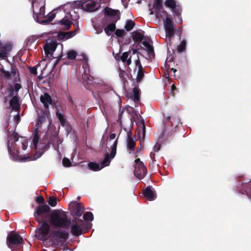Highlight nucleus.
<instances>
[{
	"label": "nucleus",
	"instance_id": "f257e3e1",
	"mask_svg": "<svg viewBox=\"0 0 251 251\" xmlns=\"http://www.w3.org/2000/svg\"><path fill=\"white\" fill-rule=\"evenodd\" d=\"M1 76L6 79H11L12 77H14L13 79V84H9L5 90V93L8 94L7 97L13 98L15 96H18V92L22 88L21 84V79L19 72L16 66L12 64L11 65L10 72L2 69L0 70Z\"/></svg>",
	"mask_w": 251,
	"mask_h": 251
},
{
	"label": "nucleus",
	"instance_id": "f03ea898",
	"mask_svg": "<svg viewBox=\"0 0 251 251\" xmlns=\"http://www.w3.org/2000/svg\"><path fill=\"white\" fill-rule=\"evenodd\" d=\"M50 223L54 227H61L68 229L71 225V221L67 215L62 210L55 209L51 211L50 215Z\"/></svg>",
	"mask_w": 251,
	"mask_h": 251
},
{
	"label": "nucleus",
	"instance_id": "7ed1b4c3",
	"mask_svg": "<svg viewBox=\"0 0 251 251\" xmlns=\"http://www.w3.org/2000/svg\"><path fill=\"white\" fill-rule=\"evenodd\" d=\"M68 237L69 233L64 230H54L50 235V240L55 246H62Z\"/></svg>",
	"mask_w": 251,
	"mask_h": 251
},
{
	"label": "nucleus",
	"instance_id": "20e7f679",
	"mask_svg": "<svg viewBox=\"0 0 251 251\" xmlns=\"http://www.w3.org/2000/svg\"><path fill=\"white\" fill-rule=\"evenodd\" d=\"M86 224L84 221L76 217H74L71 227V233L75 236H78L86 232Z\"/></svg>",
	"mask_w": 251,
	"mask_h": 251
},
{
	"label": "nucleus",
	"instance_id": "39448f33",
	"mask_svg": "<svg viewBox=\"0 0 251 251\" xmlns=\"http://www.w3.org/2000/svg\"><path fill=\"white\" fill-rule=\"evenodd\" d=\"M7 243L10 248L14 247L16 250H20L21 245L24 243V240L22 236L19 234H10L7 237Z\"/></svg>",
	"mask_w": 251,
	"mask_h": 251
},
{
	"label": "nucleus",
	"instance_id": "423d86ee",
	"mask_svg": "<svg viewBox=\"0 0 251 251\" xmlns=\"http://www.w3.org/2000/svg\"><path fill=\"white\" fill-rule=\"evenodd\" d=\"M51 209L47 204L39 205L37 206L34 213V216L36 221L41 224L44 220H47V216H43L42 215L45 213L50 212Z\"/></svg>",
	"mask_w": 251,
	"mask_h": 251
},
{
	"label": "nucleus",
	"instance_id": "0eeeda50",
	"mask_svg": "<svg viewBox=\"0 0 251 251\" xmlns=\"http://www.w3.org/2000/svg\"><path fill=\"white\" fill-rule=\"evenodd\" d=\"M42 223V226L38 229V231H35V233L38 239L44 240L50 233V226L47 220H44Z\"/></svg>",
	"mask_w": 251,
	"mask_h": 251
},
{
	"label": "nucleus",
	"instance_id": "6e6552de",
	"mask_svg": "<svg viewBox=\"0 0 251 251\" xmlns=\"http://www.w3.org/2000/svg\"><path fill=\"white\" fill-rule=\"evenodd\" d=\"M164 26L167 36V40H169L168 44L171 46V38L174 35V26L172 20L169 17H167L164 20Z\"/></svg>",
	"mask_w": 251,
	"mask_h": 251
},
{
	"label": "nucleus",
	"instance_id": "1a4fd4ad",
	"mask_svg": "<svg viewBox=\"0 0 251 251\" xmlns=\"http://www.w3.org/2000/svg\"><path fill=\"white\" fill-rule=\"evenodd\" d=\"M237 188L241 194L246 195L249 198L251 197V180H242V183L239 184Z\"/></svg>",
	"mask_w": 251,
	"mask_h": 251
},
{
	"label": "nucleus",
	"instance_id": "9d476101",
	"mask_svg": "<svg viewBox=\"0 0 251 251\" xmlns=\"http://www.w3.org/2000/svg\"><path fill=\"white\" fill-rule=\"evenodd\" d=\"M97 2L92 0H88L86 1L79 2L78 6L82 7L83 9L88 12H94L98 10L100 6L97 7Z\"/></svg>",
	"mask_w": 251,
	"mask_h": 251
},
{
	"label": "nucleus",
	"instance_id": "9b49d317",
	"mask_svg": "<svg viewBox=\"0 0 251 251\" xmlns=\"http://www.w3.org/2000/svg\"><path fill=\"white\" fill-rule=\"evenodd\" d=\"M147 173V168L144 164H140L135 166L134 174L137 178L141 179L145 176Z\"/></svg>",
	"mask_w": 251,
	"mask_h": 251
},
{
	"label": "nucleus",
	"instance_id": "f8f14e48",
	"mask_svg": "<svg viewBox=\"0 0 251 251\" xmlns=\"http://www.w3.org/2000/svg\"><path fill=\"white\" fill-rule=\"evenodd\" d=\"M143 194L144 197L148 201H152L154 200L156 198L155 191L149 186L146 187L143 190Z\"/></svg>",
	"mask_w": 251,
	"mask_h": 251
},
{
	"label": "nucleus",
	"instance_id": "ddd939ff",
	"mask_svg": "<svg viewBox=\"0 0 251 251\" xmlns=\"http://www.w3.org/2000/svg\"><path fill=\"white\" fill-rule=\"evenodd\" d=\"M135 145V142L132 137V132L131 131L127 132L126 147L127 150L129 151V153H131L134 151Z\"/></svg>",
	"mask_w": 251,
	"mask_h": 251
},
{
	"label": "nucleus",
	"instance_id": "4468645a",
	"mask_svg": "<svg viewBox=\"0 0 251 251\" xmlns=\"http://www.w3.org/2000/svg\"><path fill=\"white\" fill-rule=\"evenodd\" d=\"M73 204L75 205V207L74 208L73 211L72 212V215L74 216L80 217L84 212V207L81 206V204L79 202L76 201H73L72 203L70 204V205Z\"/></svg>",
	"mask_w": 251,
	"mask_h": 251
},
{
	"label": "nucleus",
	"instance_id": "2eb2a0df",
	"mask_svg": "<svg viewBox=\"0 0 251 251\" xmlns=\"http://www.w3.org/2000/svg\"><path fill=\"white\" fill-rule=\"evenodd\" d=\"M40 99L46 109H48L49 105H52L53 103L52 99L48 93H45L44 95H41Z\"/></svg>",
	"mask_w": 251,
	"mask_h": 251
},
{
	"label": "nucleus",
	"instance_id": "dca6fc26",
	"mask_svg": "<svg viewBox=\"0 0 251 251\" xmlns=\"http://www.w3.org/2000/svg\"><path fill=\"white\" fill-rule=\"evenodd\" d=\"M57 44L55 43H47L45 45L44 49L46 56L52 57V53L51 51H54L56 50Z\"/></svg>",
	"mask_w": 251,
	"mask_h": 251
},
{
	"label": "nucleus",
	"instance_id": "f3484780",
	"mask_svg": "<svg viewBox=\"0 0 251 251\" xmlns=\"http://www.w3.org/2000/svg\"><path fill=\"white\" fill-rule=\"evenodd\" d=\"M129 54V52H124L121 56H118V54H117L115 56V58L118 61L122 60L123 62H126L127 65H129L131 64V57L130 56L128 58Z\"/></svg>",
	"mask_w": 251,
	"mask_h": 251
},
{
	"label": "nucleus",
	"instance_id": "a211bd4d",
	"mask_svg": "<svg viewBox=\"0 0 251 251\" xmlns=\"http://www.w3.org/2000/svg\"><path fill=\"white\" fill-rule=\"evenodd\" d=\"M49 116L47 112L44 111L38 115V120L35 127L41 128L42 124L46 122L48 119Z\"/></svg>",
	"mask_w": 251,
	"mask_h": 251
},
{
	"label": "nucleus",
	"instance_id": "6ab92c4d",
	"mask_svg": "<svg viewBox=\"0 0 251 251\" xmlns=\"http://www.w3.org/2000/svg\"><path fill=\"white\" fill-rule=\"evenodd\" d=\"M9 105L12 111L16 110L19 111L20 109V104L19 103V99L18 96H15L9 101Z\"/></svg>",
	"mask_w": 251,
	"mask_h": 251
},
{
	"label": "nucleus",
	"instance_id": "aec40b11",
	"mask_svg": "<svg viewBox=\"0 0 251 251\" xmlns=\"http://www.w3.org/2000/svg\"><path fill=\"white\" fill-rule=\"evenodd\" d=\"M163 9V0H155L153 4V9L154 11H151V14H153L155 13L156 15H158L161 10Z\"/></svg>",
	"mask_w": 251,
	"mask_h": 251
},
{
	"label": "nucleus",
	"instance_id": "412c9836",
	"mask_svg": "<svg viewBox=\"0 0 251 251\" xmlns=\"http://www.w3.org/2000/svg\"><path fill=\"white\" fill-rule=\"evenodd\" d=\"M142 44L145 47L144 49L147 51L149 56L152 58H154L155 53L153 46L146 41H143Z\"/></svg>",
	"mask_w": 251,
	"mask_h": 251
},
{
	"label": "nucleus",
	"instance_id": "4be33fe9",
	"mask_svg": "<svg viewBox=\"0 0 251 251\" xmlns=\"http://www.w3.org/2000/svg\"><path fill=\"white\" fill-rule=\"evenodd\" d=\"M142 33L138 31H135L132 32V39L135 42H141L145 38L144 31H142Z\"/></svg>",
	"mask_w": 251,
	"mask_h": 251
},
{
	"label": "nucleus",
	"instance_id": "5701e85b",
	"mask_svg": "<svg viewBox=\"0 0 251 251\" xmlns=\"http://www.w3.org/2000/svg\"><path fill=\"white\" fill-rule=\"evenodd\" d=\"M57 23L63 25V29L64 30L69 29L72 24L71 21L65 19V18H63L61 20L58 21Z\"/></svg>",
	"mask_w": 251,
	"mask_h": 251
},
{
	"label": "nucleus",
	"instance_id": "b1692460",
	"mask_svg": "<svg viewBox=\"0 0 251 251\" xmlns=\"http://www.w3.org/2000/svg\"><path fill=\"white\" fill-rule=\"evenodd\" d=\"M114 157H112L111 153H106L105 155L104 159L100 163L101 168H103L105 167L108 166L111 162V159H113Z\"/></svg>",
	"mask_w": 251,
	"mask_h": 251
},
{
	"label": "nucleus",
	"instance_id": "393cba45",
	"mask_svg": "<svg viewBox=\"0 0 251 251\" xmlns=\"http://www.w3.org/2000/svg\"><path fill=\"white\" fill-rule=\"evenodd\" d=\"M116 24L112 23L106 26L104 28V30L107 35L110 36L111 33L116 30Z\"/></svg>",
	"mask_w": 251,
	"mask_h": 251
},
{
	"label": "nucleus",
	"instance_id": "a878e982",
	"mask_svg": "<svg viewBox=\"0 0 251 251\" xmlns=\"http://www.w3.org/2000/svg\"><path fill=\"white\" fill-rule=\"evenodd\" d=\"M39 128L38 127H35L34 136L33 138V144L35 149H37L38 143L39 142V140L40 138V136L39 135Z\"/></svg>",
	"mask_w": 251,
	"mask_h": 251
},
{
	"label": "nucleus",
	"instance_id": "bb28decb",
	"mask_svg": "<svg viewBox=\"0 0 251 251\" xmlns=\"http://www.w3.org/2000/svg\"><path fill=\"white\" fill-rule=\"evenodd\" d=\"M82 78L85 84H92L94 82V77L88 74L84 73L82 75Z\"/></svg>",
	"mask_w": 251,
	"mask_h": 251
},
{
	"label": "nucleus",
	"instance_id": "cd10ccee",
	"mask_svg": "<svg viewBox=\"0 0 251 251\" xmlns=\"http://www.w3.org/2000/svg\"><path fill=\"white\" fill-rule=\"evenodd\" d=\"M88 167L90 170L94 171H98L102 169V168H101L100 164H99L96 162H93L88 163Z\"/></svg>",
	"mask_w": 251,
	"mask_h": 251
},
{
	"label": "nucleus",
	"instance_id": "c85d7f7f",
	"mask_svg": "<svg viewBox=\"0 0 251 251\" xmlns=\"http://www.w3.org/2000/svg\"><path fill=\"white\" fill-rule=\"evenodd\" d=\"M133 100L135 103H138L140 99L139 90L137 87H134L133 89Z\"/></svg>",
	"mask_w": 251,
	"mask_h": 251
},
{
	"label": "nucleus",
	"instance_id": "c756f323",
	"mask_svg": "<svg viewBox=\"0 0 251 251\" xmlns=\"http://www.w3.org/2000/svg\"><path fill=\"white\" fill-rule=\"evenodd\" d=\"M135 25V22L131 20H128L126 22L125 28L127 31L131 30Z\"/></svg>",
	"mask_w": 251,
	"mask_h": 251
},
{
	"label": "nucleus",
	"instance_id": "7c9ffc66",
	"mask_svg": "<svg viewBox=\"0 0 251 251\" xmlns=\"http://www.w3.org/2000/svg\"><path fill=\"white\" fill-rule=\"evenodd\" d=\"M165 5L174 10L176 7V2L175 0H166L165 1Z\"/></svg>",
	"mask_w": 251,
	"mask_h": 251
},
{
	"label": "nucleus",
	"instance_id": "2f4dec72",
	"mask_svg": "<svg viewBox=\"0 0 251 251\" xmlns=\"http://www.w3.org/2000/svg\"><path fill=\"white\" fill-rule=\"evenodd\" d=\"M0 45L1 49L7 52H10L12 49V44L11 43H6Z\"/></svg>",
	"mask_w": 251,
	"mask_h": 251
},
{
	"label": "nucleus",
	"instance_id": "473e14b6",
	"mask_svg": "<svg viewBox=\"0 0 251 251\" xmlns=\"http://www.w3.org/2000/svg\"><path fill=\"white\" fill-rule=\"evenodd\" d=\"M83 218L86 221L91 222L94 219L93 214L91 212H86L83 215Z\"/></svg>",
	"mask_w": 251,
	"mask_h": 251
},
{
	"label": "nucleus",
	"instance_id": "72a5a7b5",
	"mask_svg": "<svg viewBox=\"0 0 251 251\" xmlns=\"http://www.w3.org/2000/svg\"><path fill=\"white\" fill-rule=\"evenodd\" d=\"M117 144H118V139H117L113 143V145L111 146V151L110 152L111 155H112V157H115L116 154L117 152Z\"/></svg>",
	"mask_w": 251,
	"mask_h": 251
},
{
	"label": "nucleus",
	"instance_id": "f704fd0d",
	"mask_svg": "<svg viewBox=\"0 0 251 251\" xmlns=\"http://www.w3.org/2000/svg\"><path fill=\"white\" fill-rule=\"evenodd\" d=\"M186 45V42L185 40H182L180 44L177 46V50L179 52H181L185 50Z\"/></svg>",
	"mask_w": 251,
	"mask_h": 251
},
{
	"label": "nucleus",
	"instance_id": "c9c22d12",
	"mask_svg": "<svg viewBox=\"0 0 251 251\" xmlns=\"http://www.w3.org/2000/svg\"><path fill=\"white\" fill-rule=\"evenodd\" d=\"M45 1L46 0H32V7L33 8L34 4L36 2L41 4V5L40 6V12L41 13L45 4Z\"/></svg>",
	"mask_w": 251,
	"mask_h": 251
},
{
	"label": "nucleus",
	"instance_id": "e433bc0d",
	"mask_svg": "<svg viewBox=\"0 0 251 251\" xmlns=\"http://www.w3.org/2000/svg\"><path fill=\"white\" fill-rule=\"evenodd\" d=\"M115 31V35L119 38H122L126 34L124 29H117Z\"/></svg>",
	"mask_w": 251,
	"mask_h": 251
},
{
	"label": "nucleus",
	"instance_id": "4c0bfd02",
	"mask_svg": "<svg viewBox=\"0 0 251 251\" xmlns=\"http://www.w3.org/2000/svg\"><path fill=\"white\" fill-rule=\"evenodd\" d=\"M77 53L74 50H70L67 53V58L69 60H74L76 58Z\"/></svg>",
	"mask_w": 251,
	"mask_h": 251
},
{
	"label": "nucleus",
	"instance_id": "58836bf2",
	"mask_svg": "<svg viewBox=\"0 0 251 251\" xmlns=\"http://www.w3.org/2000/svg\"><path fill=\"white\" fill-rule=\"evenodd\" d=\"M48 202L51 206L54 207L57 204V200L54 197H49Z\"/></svg>",
	"mask_w": 251,
	"mask_h": 251
},
{
	"label": "nucleus",
	"instance_id": "ea45409f",
	"mask_svg": "<svg viewBox=\"0 0 251 251\" xmlns=\"http://www.w3.org/2000/svg\"><path fill=\"white\" fill-rule=\"evenodd\" d=\"M144 77V71H138L137 77H136V81L138 82H140L143 77Z\"/></svg>",
	"mask_w": 251,
	"mask_h": 251
},
{
	"label": "nucleus",
	"instance_id": "a19ab883",
	"mask_svg": "<svg viewBox=\"0 0 251 251\" xmlns=\"http://www.w3.org/2000/svg\"><path fill=\"white\" fill-rule=\"evenodd\" d=\"M8 137L9 140H13V141L14 142H16L18 141V140H19L18 134L16 132H14L13 133L9 134Z\"/></svg>",
	"mask_w": 251,
	"mask_h": 251
},
{
	"label": "nucleus",
	"instance_id": "79ce46f5",
	"mask_svg": "<svg viewBox=\"0 0 251 251\" xmlns=\"http://www.w3.org/2000/svg\"><path fill=\"white\" fill-rule=\"evenodd\" d=\"M63 165L66 167H70L72 165V163L70 159L67 157H64L62 161Z\"/></svg>",
	"mask_w": 251,
	"mask_h": 251
},
{
	"label": "nucleus",
	"instance_id": "37998d69",
	"mask_svg": "<svg viewBox=\"0 0 251 251\" xmlns=\"http://www.w3.org/2000/svg\"><path fill=\"white\" fill-rule=\"evenodd\" d=\"M35 201L37 203L39 204V205L45 204V199L42 196L36 197Z\"/></svg>",
	"mask_w": 251,
	"mask_h": 251
},
{
	"label": "nucleus",
	"instance_id": "c03bdc74",
	"mask_svg": "<svg viewBox=\"0 0 251 251\" xmlns=\"http://www.w3.org/2000/svg\"><path fill=\"white\" fill-rule=\"evenodd\" d=\"M105 13L108 15L114 16L115 15V10L107 7L105 8Z\"/></svg>",
	"mask_w": 251,
	"mask_h": 251
},
{
	"label": "nucleus",
	"instance_id": "a18cd8bd",
	"mask_svg": "<svg viewBox=\"0 0 251 251\" xmlns=\"http://www.w3.org/2000/svg\"><path fill=\"white\" fill-rule=\"evenodd\" d=\"M44 153V150H40L37 151L33 155L34 160H36L40 157Z\"/></svg>",
	"mask_w": 251,
	"mask_h": 251
},
{
	"label": "nucleus",
	"instance_id": "49530a36",
	"mask_svg": "<svg viewBox=\"0 0 251 251\" xmlns=\"http://www.w3.org/2000/svg\"><path fill=\"white\" fill-rule=\"evenodd\" d=\"M76 31L74 30V31H71L69 32H65V37L66 39H70L72 37H73L76 33Z\"/></svg>",
	"mask_w": 251,
	"mask_h": 251
},
{
	"label": "nucleus",
	"instance_id": "de8ad7c7",
	"mask_svg": "<svg viewBox=\"0 0 251 251\" xmlns=\"http://www.w3.org/2000/svg\"><path fill=\"white\" fill-rule=\"evenodd\" d=\"M29 70L31 74L35 75H37V68L36 67V66L29 67Z\"/></svg>",
	"mask_w": 251,
	"mask_h": 251
},
{
	"label": "nucleus",
	"instance_id": "09e8293b",
	"mask_svg": "<svg viewBox=\"0 0 251 251\" xmlns=\"http://www.w3.org/2000/svg\"><path fill=\"white\" fill-rule=\"evenodd\" d=\"M65 34L66 33L64 32H61V31L58 34V38L59 40H63V39H66Z\"/></svg>",
	"mask_w": 251,
	"mask_h": 251
},
{
	"label": "nucleus",
	"instance_id": "8fccbe9b",
	"mask_svg": "<svg viewBox=\"0 0 251 251\" xmlns=\"http://www.w3.org/2000/svg\"><path fill=\"white\" fill-rule=\"evenodd\" d=\"M7 56V52L4 50H1L0 51V58H5Z\"/></svg>",
	"mask_w": 251,
	"mask_h": 251
},
{
	"label": "nucleus",
	"instance_id": "3c124183",
	"mask_svg": "<svg viewBox=\"0 0 251 251\" xmlns=\"http://www.w3.org/2000/svg\"><path fill=\"white\" fill-rule=\"evenodd\" d=\"M55 17V14L54 13L51 14L49 16V17L47 19V22H51L54 19Z\"/></svg>",
	"mask_w": 251,
	"mask_h": 251
},
{
	"label": "nucleus",
	"instance_id": "603ef678",
	"mask_svg": "<svg viewBox=\"0 0 251 251\" xmlns=\"http://www.w3.org/2000/svg\"><path fill=\"white\" fill-rule=\"evenodd\" d=\"M173 10L176 16H177L178 17H179L180 16L181 12L178 9L175 8Z\"/></svg>",
	"mask_w": 251,
	"mask_h": 251
},
{
	"label": "nucleus",
	"instance_id": "864d4df0",
	"mask_svg": "<svg viewBox=\"0 0 251 251\" xmlns=\"http://www.w3.org/2000/svg\"><path fill=\"white\" fill-rule=\"evenodd\" d=\"M56 116H57V118L59 120H60V119H62L63 118H64V115H63L61 113H59L58 110H57L56 111Z\"/></svg>",
	"mask_w": 251,
	"mask_h": 251
},
{
	"label": "nucleus",
	"instance_id": "5fc2aeb1",
	"mask_svg": "<svg viewBox=\"0 0 251 251\" xmlns=\"http://www.w3.org/2000/svg\"><path fill=\"white\" fill-rule=\"evenodd\" d=\"M141 126L142 129L143 134V135H144L146 131V126L144 121H142V123H141Z\"/></svg>",
	"mask_w": 251,
	"mask_h": 251
},
{
	"label": "nucleus",
	"instance_id": "6e6d98bb",
	"mask_svg": "<svg viewBox=\"0 0 251 251\" xmlns=\"http://www.w3.org/2000/svg\"><path fill=\"white\" fill-rule=\"evenodd\" d=\"M135 166H138V165L144 164L143 162L140 160V158H137L135 160Z\"/></svg>",
	"mask_w": 251,
	"mask_h": 251
},
{
	"label": "nucleus",
	"instance_id": "4d7b16f0",
	"mask_svg": "<svg viewBox=\"0 0 251 251\" xmlns=\"http://www.w3.org/2000/svg\"><path fill=\"white\" fill-rule=\"evenodd\" d=\"M59 121H60V124H61L62 126H65V124H66V119L65 118H63V119H60L59 120Z\"/></svg>",
	"mask_w": 251,
	"mask_h": 251
},
{
	"label": "nucleus",
	"instance_id": "13d9d810",
	"mask_svg": "<svg viewBox=\"0 0 251 251\" xmlns=\"http://www.w3.org/2000/svg\"><path fill=\"white\" fill-rule=\"evenodd\" d=\"M160 144L156 145L154 147V151L156 152L160 150Z\"/></svg>",
	"mask_w": 251,
	"mask_h": 251
},
{
	"label": "nucleus",
	"instance_id": "bf43d9fd",
	"mask_svg": "<svg viewBox=\"0 0 251 251\" xmlns=\"http://www.w3.org/2000/svg\"><path fill=\"white\" fill-rule=\"evenodd\" d=\"M50 143H48L45 145L41 150H44V152L46 150L50 148Z\"/></svg>",
	"mask_w": 251,
	"mask_h": 251
},
{
	"label": "nucleus",
	"instance_id": "052dcab7",
	"mask_svg": "<svg viewBox=\"0 0 251 251\" xmlns=\"http://www.w3.org/2000/svg\"><path fill=\"white\" fill-rule=\"evenodd\" d=\"M33 15H34L33 16H34V19H35L36 21L39 22V23H40V22H39V20H38V14H36V13L35 12V11H34V9H33Z\"/></svg>",
	"mask_w": 251,
	"mask_h": 251
},
{
	"label": "nucleus",
	"instance_id": "680f3d73",
	"mask_svg": "<svg viewBox=\"0 0 251 251\" xmlns=\"http://www.w3.org/2000/svg\"><path fill=\"white\" fill-rule=\"evenodd\" d=\"M22 149L23 150H25L27 148V142H24L22 143Z\"/></svg>",
	"mask_w": 251,
	"mask_h": 251
},
{
	"label": "nucleus",
	"instance_id": "e2e57ef3",
	"mask_svg": "<svg viewBox=\"0 0 251 251\" xmlns=\"http://www.w3.org/2000/svg\"><path fill=\"white\" fill-rule=\"evenodd\" d=\"M115 137H116V134H115V133H111L109 135V138L110 140L114 139L115 138Z\"/></svg>",
	"mask_w": 251,
	"mask_h": 251
},
{
	"label": "nucleus",
	"instance_id": "0e129e2a",
	"mask_svg": "<svg viewBox=\"0 0 251 251\" xmlns=\"http://www.w3.org/2000/svg\"><path fill=\"white\" fill-rule=\"evenodd\" d=\"M135 65L136 66H138L140 64H141V62H140V60H139V58H138L137 60H135Z\"/></svg>",
	"mask_w": 251,
	"mask_h": 251
},
{
	"label": "nucleus",
	"instance_id": "69168bd1",
	"mask_svg": "<svg viewBox=\"0 0 251 251\" xmlns=\"http://www.w3.org/2000/svg\"><path fill=\"white\" fill-rule=\"evenodd\" d=\"M124 112V110L123 109L122 110H120L119 111V119H121L122 118V115L123 114Z\"/></svg>",
	"mask_w": 251,
	"mask_h": 251
},
{
	"label": "nucleus",
	"instance_id": "338daca9",
	"mask_svg": "<svg viewBox=\"0 0 251 251\" xmlns=\"http://www.w3.org/2000/svg\"><path fill=\"white\" fill-rule=\"evenodd\" d=\"M137 67H138V71H143L144 70L141 64H140Z\"/></svg>",
	"mask_w": 251,
	"mask_h": 251
},
{
	"label": "nucleus",
	"instance_id": "774afa93",
	"mask_svg": "<svg viewBox=\"0 0 251 251\" xmlns=\"http://www.w3.org/2000/svg\"><path fill=\"white\" fill-rule=\"evenodd\" d=\"M170 119H171V117H169V116H168V117L167 118V119H166V120H167V122H168L167 125H168L170 124V121H170ZM170 123H171V122H170Z\"/></svg>",
	"mask_w": 251,
	"mask_h": 251
}]
</instances>
